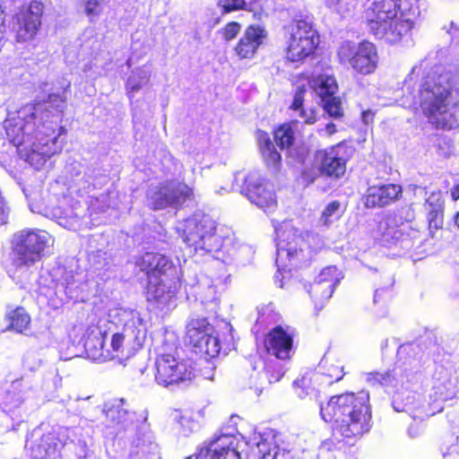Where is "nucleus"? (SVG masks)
I'll list each match as a JSON object with an SVG mask.
<instances>
[{"label":"nucleus","mask_w":459,"mask_h":459,"mask_svg":"<svg viewBox=\"0 0 459 459\" xmlns=\"http://www.w3.org/2000/svg\"><path fill=\"white\" fill-rule=\"evenodd\" d=\"M123 398L116 399L111 404H106L104 412L107 420L113 426L126 427L133 423L130 411L124 408Z\"/></svg>","instance_id":"nucleus-26"},{"label":"nucleus","mask_w":459,"mask_h":459,"mask_svg":"<svg viewBox=\"0 0 459 459\" xmlns=\"http://www.w3.org/2000/svg\"><path fill=\"white\" fill-rule=\"evenodd\" d=\"M45 5L41 0L22 4L13 16L12 30L17 43L33 40L42 25Z\"/></svg>","instance_id":"nucleus-10"},{"label":"nucleus","mask_w":459,"mask_h":459,"mask_svg":"<svg viewBox=\"0 0 459 459\" xmlns=\"http://www.w3.org/2000/svg\"><path fill=\"white\" fill-rule=\"evenodd\" d=\"M149 206L157 211L170 206L169 182L160 184L147 193Z\"/></svg>","instance_id":"nucleus-28"},{"label":"nucleus","mask_w":459,"mask_h":459,"mask_svg":"<svg viewBox=\"0 0 459 459\" xmlns=\"http://www.w3.org/2000/svg\"><path fill=\"white\" fill-rule=\"evenodd\" d=\"M367 380L372 385L390 386L395 380L394 370L372 371L367 374Z\"/></svg>","instance_id":"nucleus-34"},{"label":"nucleus","mask_w":459,"mask_h":459,"mask_svg":"<svg viewBox=\"0 0 459 459\" xmlns=\"http://www.w3.org/2000/svg\"><path fill=\"white\" fill-rule=\"evenodd\" d=\"M337 58L340 64L349 65L357 74L368 75L373 74L378 65L379 56L377 46L363 39L357 45L342 42L337 49Z\"/></svg>","instance_id":"nucleus-7"},{"label":"nucleus","mask_w":459,"mask_h":459,"mask_svg":"<svg viewBox=\"0 0 459 459\" xmlns=\"http://www.w3.org/2000/svg\"><path fill=\"white\" fill-rule=\"evenodd\" d=\"M146 329L137 321H127L120 332L112 334L110 348H107L105 359H129L143 345Z\"/></svg>","instance_id":"nucleus-8"},{"label":"nucleus","mask_w":459,"mask_h":459,"mask_svg":"<svg viewBox=\"0 0 459 459\" xmlns=\"http://www.w3.org/2000/svg\"><path fill=\"white\" fill-rule=\"evenodd\" d=\"M8 321L7 329L17 333H22L30 328L31 318L22 306H18L10 310L6 316Z\"/></svg>","instance_id":"nucleus-27"},{"label":"nucleus","mask_w":459,"mask_h":459,"mask_svg":"<svg viewBox=\"0 0 459 459\" xmlns=\"http://www.w3.org/2000/svg\"><path fill=\"white\" fill-rule=\"evenodd\" d=\"M107 333L99 324H91L87 326L82 337L84 351L89 358L96 360H107L105 354V339Z\"/></svg>","instance_id":"nucleus-23"},{"label":"nucleus","mask_w":459,"mask_h":459,"mask_svg":"<svg viewBox=\"0 0 459 459\" xmlns=\"http://www.w3.org/2000/svg\"><path fill=\"white\" fill-rule=\"evenodd\" d=\"M375 116V111L372 109H366L361 112V120L365 125H369L373 123Z\"/></svg>","instance_id":"nucleus-45"},{"label":"nucleus","mask_w":459,"mask_h":459,"mask_svg":"<svg viewBox=\"0 0 459 459\" xmlns=\"http://www.w3.org/2000/svg\"><path fill=\"white\" fill-rule=\"evenodd\" d=\"M212 326L205 317L193 318L186 325V340L192 351L205 358L219 355L221 344L218 337L212 333Z\"/></svg>","instance_id":"nucleus-11"},{"label":"nucleus","mask_w":459,"mask_h":459,"mask_svg":"<svg viewBox=\"0 0 459 459\" xmlns=\"http://www.w3.org/2000/svg\"><path fill=\"white\" fill-rule=\"evenodd\" d=\"M259 452L261 454L260 459H278V455L276 453H271L270 451L265 452L259 447Z\"/></svg>","instance_id":"nucleus-47"},{"label":"nucleus","mask_w":459,"mask_h":459,"mask_svg":"<svg viewBox=\"0 0 459 459\" xmlns=\"http://www.w3.org/2000/svg\"><path fill=\"white\" fill-rule=\"evenodd\" d=\"M170 206H179L195 197L194 190L183 182H169Z\"/></svg>","instance_id":"nucleus-31"},{"label":"nucleus","mask_w":459,"mask_h":459,"mask_svg":"<svg viewBox=\"0 0 459 459\" xmlns=\"http://www.w3.org/2000/svg\"><path fill=\"white\" fill-rule=\"evenodd\" d=\"M268 38L267 30L261 25L250 24L233 48V54L239 60L254 59Z\"/></svg>","instance_id":"nucleus-17"},{"label":"nucleus","mask_w":459,"mask_h":459,"mask_svg":"<svg viewBox=\"0 0 459 459\" xmlns=\"http://www.w3.org/2000/svg\"><path fill=\"white\" fill-rule=\"evenodd\" d=\"M448 32L452 35V37H455L457 32L459 35V30L456 28V26L454 25V23H451Z\"/></svg>","instance_id":"nucleus-49"},{"label":"nucleus","mask_w":459,"mask_h":459,"mask_svg":"<svg viewBox=\"0 0 459 459\" xmlns=\"http://www.w3.org/2000/svg\"><path fill=\"white\" fill-rule=\"evenodd\" d=\"M241 193L252 204L263 210L277 206V197L273 186L264 178L255 174H248L244 178Z\"/></svg>","instance_id":"nucleus-14"},{"label":"nucleus","mask_w":459,"mask_h":459,"mask_svg":"<svg viewBox=\"0 0 459 459\" xmlns=\"http://www.w3.org/2000/svg\"><path fill=\"white\" fill-rule=\"evenodd\" d=\"M353 148L344 141L330 147L316 151L314 160L316 163L317 175H312L303 170L301 177L303 180L311 184L318 176L332 180L342 178L347 170V163L353 156Z\"/></svg>","instance_id":"nucleus-6"},{"label":"nucleus","mask_w":459,"mask_h":459,"mask_svg":"<svg viewBox=\"0 0 459 459\" xmlns=\"http://www.w3.org/2000/svg\"><path fill=\"white\" fill-rule=\"evenodd\" d=\"M451 200L456 202L459 200V180L455 181L454 186L450 189Z\"/></svg>","instance_id":"nucleus-46"},{"label":"nucleus","mask_w":459,"mask_h":459,"mask_svg":"<svg viewBox=\"0 0 459 459\" xmlns=\"http://www.w3.org/2000/svg\"><path fill=\"white\" fill-rule=\"evenodd\" d=\"M256 139L259 150L267 166L279 169L281 163V156L276 150L269 134L264 130L258 129L256 131Z\"/></svg>","instance_id":"nucleus-25"},{"label":"nucleus","mask_w":459,"mask_h":459,"mask_svg":"<svg viewBox=\"0 0 459 459\" xmlns=\"http://www.w3.org/2000/svg\"><path fill=\"white\" fill-rule=\"evenodd\" d=\"M453 86L440 74H428L418 90V105L422 116L435 130L459 128V101L453 98Z\"/></svg>","instance_id":"nucleus-4"},{"label":"nucleus","mask_w":459,"mask_h":459,"mask_svg":"<svg viewBox=\"0 0 459 459\" xmlns=\"http://www.w3.org/2000/svg\"><path fill=\"white\" fill-rule=\"evenodd\" d=\"M66 99L60 93H49L46 99L31 104L30 112L22 122H9L5 126L9 142L16 147L22 160L33 164L40 156L34 149L36 141L42 144L56 143L60 135L58 129Z\"/></svg>","instance_id":"nucleus-1"},{"label":"nucleus","mask_w":459,"mask_h":459,"mask_svg":"<svg viewBox=\"0 0 459 459\" xmlns=\"http://www.w3.org/2000/svg\"><path fill=\"white\" fill-rule=\"evenodd\" d=\"M335 272L336 269L333 267H326L322 270L321 273L319 274V282H317L315 286V288L318 289L323 282L329 281L330 285L333 284L335 281Z\"/></svg>","instance_id":"nucleus-42"},{"label":"nucleus","mask_w":459,"mask_h":459,"mask_svg":"<svg viewBox=\"0 0 459 459\" xmlns=\"http://www.w3.org/2000/svg\"><path fill=\"white\" fill-rule=\"evenodd\" d=\"M217 6L221 14H228L238 11H250L246 0H218Z\"/></svg>","instance_id":"nucleus-35"},{"label":"nucleus","mask_w":459,"mask_h":459,"mask_svg":"<svg viewBox=\"0 0 459 459\" xmlns=\"http://www.w3.org/2000/svg\"><path fill=\"white\" fill-rule=\"evenodd\" d=\"M325 131L327 134V135H329V136L334 134L337 132L335 124L333 122L326 124V126L325 127Z\"/></svg>","instance_id":"nucleus-48"},{"label":"nucleus","mask_w":459,"mask_h":459,"mask_svg":"<svg viewBox=\"0 0 459 459\" xmlns=\"http://www.w3.org/2000/svg\"><path fill=\"white\" fill-rule=\"evenodd\" d=\"M445 211L426 213V219L430 233L443 229Z\"/></svg>","instance_id":"nucleus-39"},{"label":"nucleus","mask_w":459,"mask_h":459,"mask_svg":"<svg viewBox=\"0 0 459 459\" xmlns=\"http://www.w3.org/2000/svg\"><path fill=\"white\" fill-rule=\"evenodd\" d=\"M85 13L89 17H94L100 13V0H84Z\"/></svg>","instance_id":"nucleus-43"},{"label":"nucleus","mask_w":459,"mask_h":459,"mask_svg":"<svg viewBox=\"0 0 459 459\" xmlns=\"http://www.w3.org/2000/svg\"><path fill=\"white\" fill-rule=\"evenodd\" d=\"M322 108L328 114L329 117L340 119L344 116L343 109L342 108V101L339 97L330 96L321 100Z\"/></svg>","instance_id":"nucleus-33"},{"label":"nucleus","mask_w":459,"mask_h":459,"mask_svg":"<svg viewBox=\"0 0 459 459\" xmlns=\"http://www.w3.org/2000/svg\"><path fill=\"white\" fill-rule=\"evenodd\" d=\"M135 266L146 276V281L178 277L177 266L166 255L145 252L135 259Z\"/></svg>","instance_id":"nucleus-13"},{"label":"nucleus","mask_w":459,"mask_h":459,"mask_svg":"<svg viewBox=\"0 0 459 459\" xmlns=\"http://www.w3.org/2000/svg\"><path fill=\"white\" fill-rule=\"evenodd\" d=\"M139 89H140V85H138V84H137V85H134V86L131 88V91H138Z\"/></svg>","instance_id":"nucleus-51"},{"label":"nucleus","mask_w":459,"mask_h":459,"mask_svg":"<svg viewBox=\"0 0 459 459\" xmlns=\"http://www.w3.org/2000/svg\"><path fill=\"white\" fill-rule=\"evenodd\" d=\"M314 382V374L311 376H303L293 383V392L299 399L306 398L311 392L319 388Z\"/></svg>","instance_id":"nucleus-32"},{"label":"nucleus","mask_w":459,"mask_h":459,"mask_svg":"<svg viewBox=\"0 0 459 459\" xmlns=\"http://www.w3.org/2000/svg\"><path fill=\"white\" fill-rule=\"evenodd\" d=\"M154 377L160 386H176L194 379L195 370L185 359L171 353H162L156 357Z\"/></svg>","instance_id":"nucleus-9"},{"label":"nucleus","mask_w":459,"mask_h":459,"mask_svg":"<svg viewBox=\"0 0 459 459\" xmlns=\"http://www.w3.org/2000/svg\"><path fill=\"white\" fill-rule=\"evenodd\" d=\"M437 140H443L444 143L447 146V148H450L452 146V141L449 138L437 136Z\"/></svg>","instance_id":"nucleus-50"},{"label":"nucleus","mask_w":459,"mask_h":459,"mask_svg":"<svg viewBox=\"0 0 459 459\" xmlns=\"http://www.w3.org/2000/svg\"><path fill=\"white\" fill-rule=\"evenodd\" d=\"M419 15L418 6L402 8L399 0H367L361 20L377 39L394 45L411 36Z\"/></svg>","instance_id":"nucleus-3"},{"label":"nucleus","mask_w":459,"mask_h":459,"mask_svg":"<svg viewBox=\"0 0 459 459\" xmlns=\"http://www.w3.org/2000/svg\"><path fill=\"white\" fill-rule=\"evenodd\" d=\"M435 388L436 394H437L443 401L451 400L455 396V386L449 379L439 384Z\"/></svg>","instance_id":"nucleus-41"},{"label":"nucleus","mask_w":459,"mask_h":459,"mask_svg":"<svg viewBox=\"0 0 459 459\" xmlns=\"http://www.w3.org/2000/svg\"><path fill=\"white\" fill-rule=\"evenodd\" d=\"M307 92L306 85L302 84L297 87L294 92L293 100L289 108L293 111H298L299 117L304 119V122L308 125H313L317 120L316 112L315 109H310L307 113L304 109L305 94Z\"/></svg>","instance_id":"nucleus-29"},{"label":"nucleus","mask_w":459,"mask_h":459,"mask_svg":"<svg viewBox=\"0 0 459 459\" xmlns=\"http://www.w3.org/2000/svg\"><path fill=\"white\" fill-rule=\"evenodd\" d=\"M64 443L53 432L43 434L39 438L27 441L26 449L32 459H57Z\"/></svg>","instance_id":"nucleus-19"},{"label":"nucleus","mask_w":459,"mask_h":459,"mask_svg":"<svg viewBox=\"0 0 459 459\" xmlns=\"http://www.w3.org/2000/svg\"><path fill=\"white\" fill-rule=\"evenodd\" d=\"M180 288L178 277H169L159 281H146L145 297L147 301L159 305L169 304Z\"/></svg>","instance_id":"nucleus-20"},{"label":"nucleus","mask_w":459,"mask_h":459,"mask_svg":"<svg viewBox=\"0 0 459 459\" xmlns=\"http://www.w3.org/2000/svg\"><path fill=\"white\" fill-rule=\"evenodd\" d=\"M297 121L292 120L276 126L273 132L276 145L281 150L290 149L295 143L294 126Z\"/></svg>","instance_id":"nucleus-30"},{"label":"nucleus","mask_w":459,"mask_h":459,"mask_svg":"<svg viewBox=\"0 0 459 459\" xmlns=\"http://www.w3.org/2000/svg\"><path fill=\"white\" fill-rule=\"evenodd\" d=\"M216 227L209 219L187 220L182 230L183 241L190 247L196 249L211 250L210 240L214 237Z\"/></svg>","instance_id":"nucleus-15"},{"label":"nucleus","mask_w":459,"mask_h":459,"mask_svg":"<svg viewBox=\"0 0 459 459\" xmlns=\"http://www.w3.org/2000/svg\"><path fill=\"white\" fill-rule=\"evenodd\" d=\"M404 233L397 229L396 226H391L387 221L385 222V231L382 232V238L387 243H394L403 238Z\"/></svg>","instance_id":"nucleus-40"},{"label":"nucleus","mask_w":459,"mask_h":459,"mask_svg":"<svg viewBox=\"0 0 459 459\" xmlns=\"http://www.w3.org/2000/svg\"><path fill=\"white\" fill-rule=\"evenodd\" d=\"M344 375V367L339 359L324 356L319 362L316 372L314 373V382L318 386H329L342 379Z\"/></svg>","instance_id":"nucleus-22"},{"label":"nucleus","mask_w":459,"mask_h":459,"mask_svg":"<svg viewBox=\"0 0 459 459\" xmlns=\"http://www.w3.org/2000/svg\"><path fill=\"white\" fill-rule=\"evenodd\" d=\"M240 30L241 24L238 22L230 21L221 29V35L225 41L229 42L235 39Z\"/></svg>","instance_id":"nucleus-37"},{"label":"nucleus","mask_w":459,"mask_h":459,"mask_svg":"<svg viewBox=\"0 0 459 459\" xmlns=\"http://www.w3.org/2000/svg\"><path fill=\"white\" fill-rule=\"evenodd\" d=\"M262 345L267 355L289 360L294 350V336L281 325H275L264 334Z\"/></svg>","instance_id":"nucleus-16"},{"label":"nucleus","mask_w":459,"mask_h":459,"mask_svg":"<svg viewBox=\"0 0 459 459\" xmlns=\"http://www.w3.org/2000/svg\"><path fill=\"white\" fill-rule=\"evenodd\" d=\"M46 236L37 230L22 231L16 238L13 250L17 267H30L42 259L47 247Z\"/></svg>","instance_id":"nucleus-12"},{"label":"nucleus","mask_w":459,"mask_h":459,"mask_svg":"<svg viewBox=\"0 0 459 459\" xmlns=\"http://www.w3.org/2000/svg\"><path fill=\"white\" fill-rule=\"evenodd\" d=\"M320 416L331 425L330 441L337 449L352 446L372 427L369 394L359 391L332 395L321 404Z\"/></svg>","instance_id":"nucleus-2"},{"label":"nucleus","mask_w":459,"mask_h":459,"mask_svg":"<svg viewBox=\"0 0 459 459\" xmlns=\"http://www.w3.org/2000/svg\"><path fill=\"white\" fill-rule=\"evenodd\" d=\"M299 77L307 82L309 87L318 93L321 100L333 96L338 89V84L333 76L301 74Z\"/></svg>","instance_id":"nucleus-24"},{"label":"nucleus","mask_w":459,"mask_h":459,"mask_svg":"<svg viewBox=\"0 0 459 459\" xmlns=\"http://www.w3.org/2000/svg\"><path fill=\"white\" fill-rule=\"evenodd\" d=\"M403 195V187L398 184L374 185L367 188L362 199L368 209L383 208L398 201Z\"/></svg>","instance_id":"nucleus-18"},{"label":"nucleus","mask_w":459,"mask_h":459,"mask_svg":"<svg viewBox=\"0 0 459 459\" xmlns=\"http://www.w3.org/2000/svg\"><path fill=\"white\" fill-rule=\"evenodd\" d=\"M341 203L338 200L330 202L323 210L321 220L325 225H328L333 221L332 217L335 215L336 218L340 217L339 211Z\"/></svg>","instance_id":"nucleus-38"},{"label":"nucleus","mask_w":459,"mask_h":459,"mask_svg":"<svg viewBox=\"0 0 459 459\" xmlns=\"http://www.w3.org/2000/svg\"><path fill=\"white\" fill-rule=\"evenodd\" d=\"M426 213L445 211V199L440 191L431 192L424 202Z\"/></svg>","instance_id":"nucleus-36"},{"label":"nucleus","mask_w":459,"mask_h":459,"mask_svg":"<svg viewBox=\"0 0 459 459\" xmlns=\"http://www.w3.org/2000/svg\"><path fill=\"white\" fill-rule=\"evenodd\" d=\"M399 3H402V8L408 9L410 7V6H408V7L403 6V4L406 3V0H403H403H399Z\"/></svg>","instance_id":"nucleus-52"},{"label":"nucleus","mask_w":459,"mask_h":459,"mask_svg":"<svg viewBox=\"0 0 459 459\" xmlns=\"http://www.w3.org/2000/svg\"><path fill=\"white\" fill-rule=\"evenodd\" d=\"M403 397L400 394L395 396L393 400V407L397 411H406L410 409V403H403Z\"/></svg>","instance_id":"nucleus-44"},{"label":"nucleus","mask_w":459,"mask_h":459,"mask_svg":"<svg viewBox=\"0 0 459 459\" xmlns=\"http://www.w3.org/2000/svg\"><path fill=\"white\" fill-rule=\"evenodd\" d=\"M195 459H241V456L233 446L232 437L221 435L201 447Z\"/></svg>","instance_id":"nucleus-21"},{"label":"nucleus","mask_w":459,"mask_h":459,"mask_svg":"<svg viewBox=\"0 0 459 459\" xmlns=\"http://www.w3.org/2000/svg\"><path fill=\"white\" fill-rule=\"evenodd\" d=\"M284 58L292 64H303L317 55L320 35L311 15H299L283 27Z\"/></svg>","instance_id":"nucleus-5"}]
</instances>
